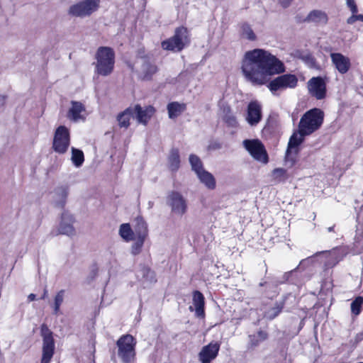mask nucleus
Wrapping results in <instances>:
<instances>
[{
  "mask_svg": "<svg viewBox=\"0 0 363 363\" xmlns=\"http://www.w3.org/2000/svg\"><path fill=\"white\" fill-rule=\"evenodd\" d=\"M71 160L76 167H81L84 161V153L81 150L72 147Z\"/></svg>",
  "mask_w": 363,
  "mask_h": 363,
  "instance_id": "29",
  "label": "nucleus"
},
{
  "mask_svg": "<svg viewBox=\"0 0 363 363\" xmlns=\"http://www.w3.org/2000/svg\"><path fill=\"white\" fill-rule=\"evenodd\" d=\"M294 0H277L279 4L283 8H287Z\"/></svg>",
  "mask_w": 363,
  "mask_h": 363,
  "instance_id": "39",
  "label": "nucleus"
},
{
  "mask_svg": "<svg viewBox=\"0 0 363 363\" xmlns=\"http://www.w3.org/2000/svg\"><path fill=\"white\" fill-rule=\"evenodd\" d=\"M363 305V298L362 296L357 297L351 303L352 313L357 315L361 313Z\"/></svg>",
  "mask_w": 363,
  "mask_h": 363,
  "instance_id": "33",
  "label": "nucleus"
},
{
  "mask_svg": "<svg viewBox=\"0 0 363 363\" xmlns=\"http://www.w3.org/2000/svg\"><path fill=\"white\" fill-rule=\"evenodd\" d=\"M323 112L319 108H313L306 112L301 117L298 130L290 138L285 155V161L293 166L296 160L298 146L303 141L304 137L318 130L323 124Z\"/></svg>",
  "mask_w": 363,
  "mask_h": 363,
  "instance_id": "2",
  "label": "nucleus"
},
{
  "mask_svg": "<svg viewBox=\"0 0 363 363\" xmlns=\"http://www.w3.org/2000/svg\"><path fill=\"white\" fill-rule=\"evenodd\" d=\"M4 96H0V101L1 102H4Z\"/></svg>",
  "mask_w": 363,
  "mask_h": 363,
  "instance_id": "47",
  "label": "nucleus"
},
{
  "mask_svg": "<svg viewBox=\"0 0 363 363\" xmlns=\"http://www.w3.org/2000/svg\"><path fill=\"white\" fill-rule=\"evenodd\" d=\"M243 145L251 156L256 160L266 164L268 156L262 143L258 140H245Z\"/></svg>",
  "mask_w": 363,
  "mask_h": 363,
  "instance_id": "13",
  "label": "nucleus"
},
{
  "mask_svg": "<svg viewBox=\"0 0 363 363\" xmlns=\"http://www.w3.org/2000/svg\"><path fill=\"white\" fill-rule=\"evenodd\" d=\"M248 124L256 125L262 119V106L258 101H251L247 106L245 118Z\"/></svg>",
  "mask_w": 363,
  "mask_h": 363,
  "instance_id": "18",
  "label": "nucleus"
},
{
  "mask_svg": "<svg viewBox=\"0 0 363 363\" xmlns=\"http://www.w3.org/2000/svg\"><path fill=\"white\" fill-rule=\"evenodd\" d=\"M147 273H148V274H150V276L151 277H152V278H153V277H154V273H153L152 272L148 271V272H147Z\"/></svg>",
  "mask_w": 363,
  "mask_h": 363,
  "instance_id": "45",
  "label": "nucleus"
},
{
  "mask_svg": "<svg viewBox=\"0 0 363 363\" xmlns=\"http://www.w3.org/2000/svg\"><path fill=\"white\" fill-rule=\"evenodd\" d=\"M131 118H135L132 107L129 106L122 113L118 114L117 120L121 128H128Z\"/></svg>",
  "mask_w": 363,
  "mask_h": 363,
  "instance_id": "28",
  "label": "nucleus"
},
{
  "mask_svg": "<svg viewBox=\"0 0 363 363\" xmlns=\"http://www.w3.org/2000/svg\"><path fill=\"white\" fill-rule=\"evenodd\" d=\"M240 69L245 79L257 86L267 84L271 76L285 71L281 61L269 51L260 48L245 53Z\"/></svg>",
  "mask_w": 363,
  "mask_h": 363,
  "instance_id": "1",
  "label": "nucleus"
},
{
  "mask_svg": "<svg viewBox=\"0 0 363 363\" xmlns=\"http://www.w3.org/2000/svg\"><path fill=\"white\" fill-rule=\"evenodd\" d=\"M346 5L350 9L352 14L357 13L358 9L354 0H347V1H346Z\"/></svg>",
  "mask_w": 363,
  "mask_h": 363,
  "instance_id": "35",
  "label": "nucleus"
},
{
  "mask_svg": "<svg viewBox=\"0 0 363 363\" xmlns=\"http://www.w3.org/2000/svg\"><path fill=\"white\" fill-rule=\"evenodd\" d=\"M328 14L323 10L314 9L306 16L304 21L315 25H325L328 23Z\"/></svg>",
  "mask_w": 363,
  "mask_h": 363,
  "instance_id": "22",
  "label": "nucleus"
},
{
  "mask_svg": "<svg viewBox=\"0 0 363 363\" xmlns=\"http://www.w3.org/2000/svg\"><path fill=\"white\" fill-rule=\"evenodd\" d=\"M357 21H358V16L357 13L352 14L350 17H349L347 20V23L348 24H353Z\"/></svg>",
  "mask_w": 363,
  "mask_h": 363,
  "instance_id": "40",
  "label": "nucleus"
},
{
  "mask_svg": "<svg viewBox=\"0 0 363 363\" xmlns=\"http://www.w3.org/2000/svg\"><path fill=\"white\" fill-rule=\"evenodd\" d=\"M280 311H281L280 308H279V307L274 308L271 309L270 311H269L266 313V317L269 319H273L280 313Z\"/></svg>",
  "mask_w": 363,
  "mask_h": 363,
  "instance_id": "36",
  "label": "nucleus"
},
{
  "mask_svg": "<svg viewBox=\"0 0 363 363\" xmlns=\"http://www.w3.org/2000/svg\"><path fill=\"white\" fill-rule=\"evenodd\" d=\"M136 238L133 240L135 242L131 246V253L133 255L141 252L145 240L148 235L147 225L142 217L135 218Z\"/></svg>",
  "mask_w": 363,
  "mask_h": 363,
  "instance_id": "8",
  "label": "nucleus"
},
{
  "mask_svg": "<svg viewBox=\"0 0 363 363\" xmlns=\"http://www.w3.org/2000/svg\"><path fill=\"white\" fill-rule=\"evenodd\" d=\"M192 306H189L191 311H195V315L198 318H204V296L199 291H195L193 294Z\"/></svg>",
  "mask_w": 363,
  "mask_h": 363,
  "instance_id": "21",
  "label": "nucleus"
},
{
  "mask_svg": "<svg viewBox=\"0 0 363 363\" xmlns=\"http://www.w3.org/2000/svg\"><path fill=\"white\" fill-rule=\"evenodd\" d=\"M118 234L125 242L133 241L136 238L135 220H134L133 228L129 223H123L120 225Z\"/></svg>",
  "mask_w": 363,
  "mask_h": 363,
  "instance_id": "24",
  "label": "nucleus"
},
{
  "mask_svg": "<svg viewBox=\"0 0 363 363\" xmlns=\"http://www.w3.org/2000/svg\"><path fill=\"white\" fill-rule=\"evenodd\" d=\"M309 94L317 99L325 98L326 94V85L321 77H313L308 82Z\"/></svg>",
  "mask_w": 363,
  "mask_h": 363,
  "instance_id": "16",
  "label": "nucleus"
},
{
  "mask_svg": "<svg viewBox=\"0 0 363 363\" xmlns=\"http://www.w3.org/2000/svg\"><path fill=\"white\" fill-rule=\"evenodd\" d=\"M220 345L212 342L202 347L199 353V359L201 363H211L218 355Z\"/></svg>",
  "mask_w": 363,
  "mask_h": 363,
  "instance_id": "17",
  "label": "nucleus"
},
{
  "mask_svg": "<svg viewBox=\"0 0 363 363\" xmlns=\"http://www.w3.org/2000/svg\"><path fill=\"white\" fill-rule=\"evenodd\" d=\"M134 117L140 124L146 125L155 113V109L152 106H141L139 104L131 106Z\"/></svg>",
  "mask_w": 363,
  "mask_h": 363,
  "instance_id": "14",
  "label": "nucleus"
},
{
  "mask_svg": "<svg viewBox=\"0 0 363 363\" xmlns=\"http://www.w3.org/2000/svg\"><path fill=\"white\" fill-rule=\"evenodd\" d=\"M272 177L277 182L284 181L287 178L286 171L283 168L274 169L272 173Z\"/></svg>",
  "mask_w": 363,
  "mask_h": 363,
  "instance_id": "32",
  "label": "nucleus"
},
{
  "mask_svg": "<svg viewBox=\"0 0 363 363\" xmlns=\"http://www.w3.org/2000/svg\"><path fill=\"white\" fill-rule=\"evenodd\" d=\"M199 182L208 189L213 190L216 186V182L214 176L209 172L203 169L196 174Z\"/></svg>",
  "mask_w": 363,
  "mask_h": 363,
  "instance_id": "25",
  "label": "nucleus"
},
{
  "mask_svg": "<svg viewBox=\"0 0 363 363\" xmlns=\"http://www.w3.org/2000/svg\"><path fill=\"white\" fill-rule=\"evenodd\" d=\"M70 144V135L67 128L64 125L59 126L54 135L52 148L59 154L65 153Z\"/></svg>",
  "mask_w": 363,
  "mask_h": 363,
  "instance_id": "9",
  "label": "nucleus"
},
{
  "mask_svg": "<svg viewBox=\"0 0 363 363\" xmlns=\"http://www.w3.org/2000/svg\"><path fill=\"white\" fill-rule=\"evenodd\" d=\"M64 296H65V291L64 290H60V291H58L55 296L54 313L55 314H57L60 311V306L62 303L63 300H64Z\"/></svg>",
  "mask_w": 363,
  "mask_h": 363,
  "instance_id": "34",
  "label": "nucleus"
},
{
  "mask_svg": "<svg viewBox=\"0 0 363 363\" xmlns=\"http://www.w3.org/2000/svg\"><path fill=\"white\" fill-rule=\"evenodd\" d=\"M47 295H48V291H47L46 289H45V290H44V292H43V296H41V298H42V299L45 298H46V296H47Z\"/></svg>",
  "mask_w": 363,
  "mask_h": 363,
  "instance_id": "43",
  "label": "nucleus"
},
{
  "mask_svg": "<svg viewBox=\"0 0 363 363\" xmlns=\"http://www.w3.org/2000/svg\"><path fill=\"white\" fill-rule=\"evenodd\" d=\"M149 204H150V206L151 207L152 206V203L149 202Z\"/></svg>",
  "mask_w": 363,
  "mask_h": 363,
  "instance_id": "48",
  "label": "nucleus"
},
{
  "mask_svg": "<svg viewBox=\"0 0 363 363\" xmlns=\"http://www.w3.org/2000/svg\"><path fill=\"white\" fill-rule=\"evenodd\" d=\"M95 72L99 75L108 76L114 69L115 52L110 47H99L95 55Z\"/></svg>",
  "mask_w": 363,
  "mask_h": 363,
  "instance_id": "3",
  "label": "nucleus"
},
{
  "mask_svg": "<svg viewBox=\"0 0 363 363\" xmlns=\"http://www.w3.org/2000/svg\"><path fill=\"white\" fill-rule=\"evenodd\" d=\"M67 195V187L58 186L52 192V202L56 206L62 207L66 203Z\"/></svg>",
  "mask_w": 363,
  "mask_h": 363,
  "instance_id": "23",
  "label": "nucleus"
},
{
  "mask_svg": "<svg viewBox=\"0 0 363 363\" xmlns=\"http://www.w3.org/2000/svg\"><path fill=\"white\" fill-rule=\"evenodd\" d=\"M41 335L43 337V354L40 363H50L55 351L52 333L45 325H43L41 326Z\"/></svg>",
  "mask_w": 363,
  "mask_h": 363,
  "instance_id": "10",
  "label": "nucleus"
},
{
  "mask_svg": "<svg viewBox=\"0 0 363 363\" xmlns=\"http://www.w3.org/2000/svg\"><path fill=\"white\" fill-rule=\"evenodd\" d=\"M256 336V337H257V339L262 342L263 340H264L267 337V335L265 332L264 331H258L257 334L255 335Z\"/></svg>",
  "mask_w": 363,
  "mask_h": 363,
  "instance_id": "38",
  "label": "nucleus"
},
{
  "mask_svg": "<svg viewBox=\"0 0 363 363\" xmlns=\"http://www.w3.org/2000/svg\"><path fill=\"white\" fill-rule=\"evenodd\" d=\"M224 119L225 122L230 126H235L237 124L236 118L232 114L226 115Z\"/></svg>",
  "mask_w": 363,
  "mask_h": 363,
  "instance_id": "37",
  "label": "nucleus"
},
{
  "mask_svg": "<svg viewBox=\"0 0 363 363\" xmlns=\"http://www.w3.org/2000/svg\"><path fill=\"white\" fill-rule=\"evenodd\" d=\"M250 340L251 345L253 346V347L257 346L259 344V342H260L257 339V337H256L255 335H250Z\"/></svg>",
  "mask_w": 363,
  "mask_h": 363,
  "instance_id": "41",
  "label": "nucleus"
},
{
  "mask_svg": "<svg viewBox=\"0 0 363 363\" xmlns=\"http://www.w3.org/2000/svg\"><path fill=\"white\" fill-rule=\"evenodd\" d=\"M307 261H308V259H303L302 261H301V262H300V265H301V264H303L304 262H307Z\"/></svg>",
  "mask_w": 363,
  "mask_h": 363,
  "instance_id": "46",
  "label": "nucleus"
},
{
  "mask_svg": "<svg viewBox=\"0 0 363 363\" xmlns=\"http://www.w3.org/2000/svg\"><path fill=\"white\" fill-rule=\"evenodd\" d=\"M86 113L84 106L79 101H72L71 107L67 113V118L74 122L84 121Z\"/></svg>",
  "mask_w": 363,
  "mask_h": 363,
  "instance_id": "19",
  "label": "nucleus"
},
{
  "mask_svg": "<svg viewBox=\"0 0 363 363\" xmlns=\"http://www.w3.org/2000/svg\"><path fill=\"white\" fill-rule=\"evenodd\" d=\"M346 1H347V0H345Z\"/></svg>",
  "mask_w": 363,
  "mask_h": 363,
  "instance_id": "49",
  "label": "nucleus"
},
{
  "mask_svg": "<svg viewBox=\"0 0 363 363\" xmlns=\"http://www.w3.org/2000/svg\"><path fill=\"white\" fill-rule=\"evenodd\" d=\"M357 16H358V21L363 22V14H357Z\"/></svg>",
  "mask_w": 363,
  "mask_h": 363,
  "instance_id": "44",
  "label": "nucleus"
},
{
  "mask_svg": "<svg viewBox=\"0 0 363 363\" xmlns=\"http://www.w3.org/2000/svg\"><path fill=\"white\" fill-rule=\"evenodd\" d=\"M298 83L297 77L294 74H283L272 80L267 87L273 94L279 90L293 89Z\"/></svg>",
  "mask_w": 363,
  "mask_h": 363,
  "instance_id": "11",
  "label": "nucleus"
},
{
  "mask_svg": "<svg viewBox=\"0 0 363 363\" xmlns=\"http://www.w3.org/2000/svg\"><path fill=\"white\" fill-rule=\"evenodd\" d=\"M167 204L171 213L177 217H182L188 210L187 200L178 191H171L167 197Z\"/></svg>",
  "mask_w": 363,
  "mask_h": 363,
  "instance_id": "7",
  "label": "nucleus"
},
{
  "mask_svg": "<svg viewBox=\"0 0 363 363\" xmlns=\"http://www.w3.org/2000/svg\"><path fill=\"white\" fill-rule=\"evenodd\" d=\"M169 118L174 119L180 116L186 110V104L177 101L168 104L167 107Z\"/></svg>",
  "mask_w": 363,
  "mask_h": 363,
  "instance_id": "26",
  "label": "nucleus"
},
{
  "mask_svg": "<svg viewBox=\"0 0 363 363\" xmlns=\"http://www.w3.org/2000/svg\"><path fill=\"white\" fill-rule=\"evenodd\" d=\"M140 65L138 70L139 75L143 79H149L157 72V67L149 60L146 58H140L137 62Z\"/></svg>",
  "mask_w": 363,
  "mask_h": 363,
  "instance_id": "20",
  "label": "nucleus"
},
{
  "mask_svg": "<svg viewBox=\"0 0 363 363\" xmlns=\"http://www.w3.org/2000/svg\"><path fill=\"white\" fill-rule=\"evenodd\" d=\"M167 167L171 172H177L180 167V157L178 150L172 149L167 158Z\"/></svg>",
  "mask_w": 363,
  "mask_h": 363,
  "instance_id": "27",
  "label": "nucleus"
},
{
  "mask_svg": "<svg viewBox=\"0 0 363 363\" xmlns=\"http://www.w3.org/2000/svg\"><path fill=\"white\" fill-rule=\"evenodd\" d=\"M332 65L340 74H346L351 68L350 59L340 52L330 54Z\"/></svg>",
  "mask_w": 363,
  "mask_h": 363,
  "instance_id": "15",
  "label": "nucleus"
},
{
  "mask_svg": "<svg viewBox=\"0 0 363 363\" xmlns=\"http://www.w3.org/2000/svg\"><path fill=\"white\" fill-rule=\"evenodd\" d=\"M118 356L124 363L131 362L135 355L136 341L130 335L121 336L117 341Z\"/></svg>",
  "mask_w": 363,
  "mask_h": 363,
  "instance_id": "5",
  "label": "nucleus"
},
{
  "mask_svg": "<svg viewBox=\"0 0 363 363\" xmlns=\"http://www.w3.org/2000/svg\"><path fill=\"white\" fill-rule=\"evenodd\" d=\"M189 162L192 170L195 172L196 174L205 169L203 167V164L201 160L195 155H191L189 156Z\"/></svg>",
  "mask_w": 363,
  "mask_h": 363,
  "instance_id": "31",
  "label": "nucleus"
},
{
  "mask_svg": "<svg viewBox=\"0 0 363 363\" xmlns=\"http://www.w3.org/2000/svg\"><path fill=\"white\" fill-rule=\"evenodd\" d=\"M35 295L34 294H29V296H28V299L29 301H33L35 300Z\"/></svg>",
  "mask_w": 363,
  "mask_h": 363,
  "instance_id": "42",
  "label": "nucleus"
},
{
  "mask_svg": "<svg viewBox=\"0 0 363 363\" xmlns=\"http://www.w3.org/2000/svg\"><path fill=\"white\" fill-rule=\"evenodd\" d=\"M241 36L250 41H255L257 40V35L254 33L251 26L247 23L242 24Z\"/></svg>",
  "mask_w": 363,
  "mask_h": 363,
  "instance_id": "30",
  "label": "nucleus"
},
{
  "mask_svg": "<svg viewBox=\"0 0 363 363\" xmlns=\"http://www.w3.org/2000/svg\"><path fill=\"white\" fill-rule=\"evenodd\" d=\"M75 219L72 213L65 211L62 213L59 225L56 230H52L53 235H65L72 237L76 235V230L74 227Z\"/></svg>",
  "mask_w": 363,
  "mask_h": 363,
  "instance_id": "12",
  "label": "nucleus"
},
{
  "mask_svg": "<svg viewBox=\"0 0 363 363\" xmlns=\"http://www.w3.org/2000/svg\"><path fill=\"white\" fill-rule=\"evenodd\" d=\"M100 3L101 0H80L71 5L67 13L74 17H88L99 9Z\"/></svg>",
  "mask_w": 363,
  "mask_h": 363,
  "instance_id": "4",
  "label": "nucleus"
},
{
  "mask_svg": "<svg viewBox=\"0 0 363 363\" xmlns=\"http://www.w3.org/2000/svg\"><path fill=\"white\" fill-rule=\"evenodd\" d=\"M189 43L188 30L184 27L176 29L174 35L161 43L165 50L181 51Z\"/></svg>",
  "mask_w": 363,
  "mask_h": 363,
  "instance_id": "6",
  "label": "nucleus"
}]
</instances>
